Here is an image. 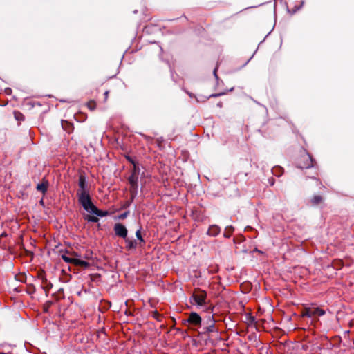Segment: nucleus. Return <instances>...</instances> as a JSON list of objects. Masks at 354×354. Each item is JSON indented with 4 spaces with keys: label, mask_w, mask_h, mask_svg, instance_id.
Segmentation results:
<instances>
[{
    "label": "nucleus",
    "mask_w": 354,
    "mask_h": 354,
    "mask_svg": "<svg viewBox=\"0 0 354 354\" xmlns=\"http://www.w3.org/2000/svg\"><path fill=\"white\" fill-rule=\"evenodd\" d=\"M47 183H42L41 184H39L37 187V189L42 192H44L46 189H47Z\"/></svg>",
    "instance_id": "8"
},
{
    "label": "nucleus",
    "mask_w": 354,
    "mask_h": 354,
    "mask_svg": "<svg viewBox=\"0 0 354 354\" xmlns=\"http://www.w3.org/2000/svg\"><path fill=\"white\" fill-rule=\"evenodd\" d=\"M85 183H86L85 179L82 176H80V187L82 189V192L85 191L84 190Z\"/></svg>",
    "instance_id": "9"
},
{
    "label": "nucleus",
    "mask_w": 354,
    "mask_h": 354,
    "mask_svg": "<svg viewBox=\"0 0 354 354\" xmlns=\"http://www.w3.org/2000/svg\"><path fill=\"white\" fill-rule=\"evenodd\" d=\"M213 328H214L213 324L209 325L207 328L208 331H212Z\"/></svg>",
    "instance_id": "13"
},
{
    "label": "nucleus",
    "mask_w": 354,
    "mask_h": 354,
    "mask_svg": "<svg viewBox=\"0 0 354 354\" xmlns=\"http://www.w3.org/2000/svg\"><path fill=\"white\" fill-rule=\"evenodd\" d=\"M127 213H124V214H122L118 216V218L119 219H124L127 217Z\"/></svg>",
    "instance_id": "12"
},
{
    "label": "nucleus",
    "mask_w": 354,
    "mask_h": 354,
    "mask_svg": "<svg viewBox=\"0 0 354 354\" xmlns=\"http://www.w3.org/2000/svg\"><path fill=\"white\" fill-rule=\"evenodd\" d=\"M114 231L117 236L122 237L124 239L127 238V229L124 225H122L121 223H116L115 225Z\"/></svg>",
    "instance_id": "4"
},
{
    "label": "nucleus",
    "mask_w": 354,
    "mask_h": 354,
    "mask_svg": "<svg viewBox=\"0 0 354 354\" xmlns=\"http://www.w3.org/2000/svg\"><path fill=\"white\" fill-rule=\"evenodd\" d=\"M133 177H131V178H130V182H131V184H133V183H134V180H133Z\"/></svg>",
    "instance_id": "14"
},
{
    "label": "nucleus",
    "mask_w": 354,
    "mask_h": 354,
    "mask_svg": "<svg viewBox=\"0 0 354 354\" xmlns=\"http://www.w3.org/2000/svg\"><path fill=\"white\" fill-rule=\"evenodd\" d=\"M205 297L206 295L204 292H198L193 295L192 299L196 304L201 306L205 304Z\"/></svg>",
    "instance_id": "5"
},
{
    "label": "nucleus",
    "mask_w": 354,
    "mask_h": 354,
    "mask_svg": "<svg viewBox=\"0 0 354 354\" xmlns=\"http://www.w3.org/2000/svg\"><path fill=\"white\" fill-rule=\"evenodd\" d=\"M188 322L196 325L201 322V317L196 313H192L188 319Z\"/></svg>",
    "instance_id": "6"
},
{
    "label": "nucleus",
    "mask_w": 354,
    "mask_h": 354,
    "mask_svg": "<svg viewBox=\"0 0 354 354\" xmlns=\"http://www.w3.org/2000/svg\"><path fill=\"white\" fill-rule=\"evenodd\" d=\"M324 314V311L320 308L316 307L306 308L304 313L303 316L313 317V316H321Z\"/></svg>",
    "instance_id": "3"
},
{
    "label": "nucleus",
    "mask_w": 354,
    "mask_h": 354,
    "mask_svg": "<svg viewBox=\"0 0 354 354\" xmlns=\"http://www.w3.org/2000/svg\"><path fill=\"white\" fill-rule=\"evenodd\" d=\"M136 236L137 239H138V241H139L140 242H142V241H143V240H142V236H141V232H140V230H137V231H136Z\"/></svg>",
    "instance_id": "11"
},
{
    "label": "nucleus",
    "mask_w": 354,
    "mask_h": 354,
    "mask_svg": "<svg viewBox=\"0 0 354 354\" xmlns=\"http://www.w3.org/2000/svg\"><path fill=\"white\" fill-rule=\"evenodd\" d=\"M91 257V252L82 256L75 252L66 251L64 254H62V258L65 262L84 268H88L90 266V263L82 259H89Z\"/></svg>",
    "instance_id": "2"
},
{
    "label": "nucleus",
    "mask_w": 354,
    "mask_h": 354,
    "mask_svg": "<svg viewBox=\"0 0 354 354\" xmlns=\"http://www.w3.org/2000/svg\"><path fill=\"white\" fill-rule=\"evenodd\" d=\"M79 201L84 209L92 216L88 217V220L93 222L97 221V216H104L106 215V212H102L97 209V207L91 203L88 194L83 191L80 194Z\"/></svg>",
    "instance_id": "1"
},
{
    "label": "nucleus",
    "mask_w": 354,
    "mask_h": 354,
    "mask_svg": "<svg viewBox=\"0 0 354 354\" xmlns=\"http://www.w3.org/2000/svg\"><path fill=\"white\" fill-rule=\"evenodd\" d=\"M218 232H219V230H218V227L213 226L209 229L208 233L210 235L214 236V235H216L218 233Z\"/></svg>",
    "instance_id": "7"
},
{
    "label": "nucleus",
    "mask_w": 354,
    "mask_h": 354,
    "mask_svg": "<svg viewBox=\"0 0 354 354\" xmlns=\"http://www.w3.org/2000/svg\"><path fill=\"white\" fill-rule=\"evenodd\" d=\"M126 241L127 243V247L129 248H133L136 245V243H137L136 242L133 243V242H132L131 241H130L129 239H127Z\"/></svg>",
    "instance_id": "10"
}]
</instances>
